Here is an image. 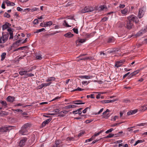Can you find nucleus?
I'll return each instance as SVG.
<instances>
[{"instance_id": "f257e3e1", "label": "nucleus", "mask_w": 147, "mask_h": 147, "mask_svg": "<svg viewBox=\"0 0 147 147\" xmlns=\"http://www.w3.org/2000/svg\"><path fill=\"white\" fill-rule=\"evenodd\" d=\"M28 71L25 70L24 69H22L19 72V74L21 76H24L23 78H26L28 77L33 76L34 75L32 74L28 73Z\"/></svg>"}, {"instance_id": "f03ea898", "label": "nucleus", "mask_w": 147, "mask_h": 147, "mask_svg": "<svg viewBox=\"0 0 147 147\" xmlns=\"http://www.w3.org/2000/svg\"><path fill=\"white\" fill-rule=\"evenodd\" d=\"M94 9L92 7L90 6H86L83 9L81 12L82 13H85L86 12H91L93 11Z\"/></svg>"}, {"instance_id": "7ed1b4c3", "label": "nucleus", "mask_w": 147, "mask_h": 147, "mask_svg": "<svg viewBox=\"0 0 147 147\" xmlns=\"http://www.w3.org/2000/svg\"><path fill=\"white\" fill-rule=\"evenodd\" d=\"M130 7H127L121 10V13L125 15H126L127 14L129 13L130 12Z\"/></svg>"}, {"instance_id": "20e7f679", "label": "nucleus", "mask_w": 147, "mask_h": 147, "mask_svg": "<svg viewBox=\"0 0 147 147\" xmlns=\"http://www.w3.org/2000/svg\"><path fill=\"white\" fill-rule=\"evenodd\" d=\"M19 133L22 135H26L28 134V129L22 127L21 129L19 131Z\"/></svg>"}, {"instance_id": "39448f33", "label": "nucleus", "mask_w": 147, "mask_h": 147, "mask_svg": "<svg viewBox=\"0 0 147 147\" xmlns=\"http://www.w3.org/2000/svg\"><path fill=\"white\" fill-rule=\"evenodd\" d=\"M27 140V139L26 138H23L20 140L19 143V146H20L22 147L24 146Z\"/></svg>"}, {"instance_id": "423d86ee", "label": "nucleus", "mask_w": 147, "mask_h": 147, "mask_svg": "<svg viewBox=\"0 0 147 147\" xmlns=\"http://www.w3.org/2000/svg\"><path fill=\"white\" fill-rule=\"evenodd\" d=\"M11 126L9 127H2L0 128V132L1 133L6 132L9 131L11 129Z\"/></svg>"}, {"instance_id": "0eeeda50", "label": "nucleus", "mask_w": 147, "mask_h": 147, "mask_svg": "<svg viewBox=\"0 0 147 147\" xmlns=\"http://www.w3.org/2000/svg\"><path fill=\"white\" fill-rule=\"evenodd\" d=\"M52 22L50 21L45 22L44 24H43L42 23H41L40 24V26L42 27H46L52 25Z\"/></svg>"}, {"instance_id": "6e6552de", "label": "nucleus", "mask_w": 147, "mask_h": 147, "mask_svg": "<svg viewBox=\"0 0 147 147\" xmlns=\"http://www.w3.org/2000/svg\"><path fill=\"white\" fill-rule=\"evenodd\" d=\"M8 36L9 34L8 33L5 34H2V36L0 38V39L1 38V41H2L3 43H4L7 40Z\"/></svg>"}, {"instance_id": "1a4fd4ad", "label": "nucleus", "mask_w": 147, "mask_h": 147, "mask_svg": "<svg viewBox=\"0 0 147 147\" xmlns=\"http://www.w3.org/2000/svg\"><path fill=\"white\" fill-rule=\"evenodd\" d=\"M125 62V61L124 60H120L117 61L115 63V66L117 68L121 67L123 64Z\"/></svg>"}, {"instance_id": "9d476101", "label": "nucleus", "mask_w": 147, "mask_h": 147, "mask_svg": "<svg viewBox=\"0 0 147 147\" xmlns=\"http://www.w3.org/2000/svg\"><path fill=\"white\" fill-rule=\"evenodd\" d=\"M145 12V10L144 8H141L140 9L139 13L138 15V17L140 18H141L144 14Z\"/></svg>"}, {"instance_id": "9b49d317", "label": "nucleus", "mask_w": 147, "mask_h": 147, "mask_svg": "<svg viewBox=\"0 0 147 147\" xmlns=\"http://www.w3.org/2000/svg\"><path fill=\"white\" fill-rule=\"evenodd\" d=\"M52 119L51 118H50L44 121L41 125V127H45L46 125L48 124L50 122Z\"/></svg>"}, {"instance_id": "f8f14e48", "label": "nucleus", "mask_w": 147, "mask_h": 147, "mask_svg": "<svg viewBox=\"0 0 147 147\" xmlns=\"http://www.w3.org/2000/svg\"><path fill=\"white\" fill-rule=\"evenodd\" d=\"M11 26V24L8 22H6L5 24H3L2 26V30H4L6 29H7Z\"/></svg>"}, {"instance_id": "ddd939ff", "label": "nucleus", "mask_w": 147, "mask_h": 147, "mask_svg": "<svg viewBox=\"0 0 147 147\" xmlns=\"http://www.w3.org/2000/svg\"><path fill=\"white\" fill-rule=\"evenodd\" d=\"M13 29L11 28H9L7 29V31L9 33V34L10 35L9 39H12L13 37Z\"/></svg>"}, {"instance_id": "4468645a", "label": "nucleus", "mask_w": 147, "mask_h": 147, "mask_svg": "<svg viewBox=\"0 0 147 147\" xmlns=\"http://www.w3.org/2000/svg\"><path fill=\"white\" fill-rule=\"evenodd\" d=\"M133 23L130 21H127L125 27L128 29H130L132 28L133 26Z\"/></svg>"}, {"instance_id": "2eb2a0df", "label": "nucleus", "mask_w": 147, "mask_h": 147, "mask_svg": "<svg viewBox=\"0 0 147 147\" xmlns=\"http://www.w3.org/2000/svg\"><path fill=\"white\" fill-rule=\"evenodd\" d=\"M136 17V16L133 15H131L127 17V19L128 20V21L133 23L134 22Z\"/></svg>"}, {"instance_id": "dca6fc26", "label": "nucleus", "mask_w": 147, "mask_h": 147, "mask_svg": "<svg viewBox=\"0 0 147 147\" xmlns=\"http://www.w3.org/2000/svg\"><path fill=\"white\" fill-rule=\"evenodd\" d=\"M0 103L1 104L2 109L3 108H6L7 107V105L6 101L4 100H0Z\"/></svg>"}, {"instance_id": "f3484780", "label": "nucleus", "mask_w": 147, "mask_h": 147, "mask_svg": "<svg viewBox=\"0 0 147 147\" xmlns=\"http://www.w3.org/2000/svg\"><path fill=\"white\" fill-rule=\"evenodd\" d=\"M74 34H72L70 32H68L67 33L64 35V36L67 38H72L74 36Z\"/></svg>"}, {"instance_id": "a211bd4d", "label": "nucleus", "mask_w": 147, "mask_h": 147, "mask_svg": "<svg viewBox=\"0 0 147 147\" xmlns=\"http://www.w3.org/2000/svg\"><path fill=\"white\" fill-rule=\"evenodd\" d=\"M51 82H49L48 83H43L42 84H41L39 86L40 87L39 88V89H41L42 88L44 87H46L47 86H49L51 84Z\"/></svg>"}, {"instance_id": "6ab92c4d", "label": "nucleus", "mask_w": 147, "mask_h": 147, "mask_svg": "<svg viewBox=\"0 0 147 147\" xmlns=\"http://www.w3.org/2000/svg\"><path fill=\"white\" fill-rule=\"evenodd\" d=\"M15 100V98L13 96H9L6 98L7 100L10 102H12Z\"/></svg>"}, {"instance_id": "aec40b11", "label": "nucleus", "mask_w": 147, "mask_h": 147, "mask_svg": "<svg viewBox=\"0 0 147 147\" xmlns=\"http://www.w3.org/2000/svg\"><path fill=\"white\" fill-rule=\"evenodd\" d=\"M86 41V39H78L76 42V44L77 46L79 45L80 43H83Z\"/></svg>"}, {"instance_id": "412c9836", "label": "nucleus", "mask_w": 147, "mask_h": 147, "mask_svg": "<svg viewBox=\"0 0 147 147\" xmlns=\"http://www.w3.org/2000/svg\"><path fill=\"white\" fill-rule=\"evenodd\" d=\"M139 111H144L147 110V105H144L140 107L139 108Z\"/></svg>"}, {"instance_id": "4be33fe9", "label": "nucleus", "mask_w": 147, "mask_h": 147, "mask_svg": "<svg viewBox=\"0 0 147 147\" xmlns=\"http://www.w3.org/2000/svg\"><path fill=\"white\" fill-rule=\"evenodd\" d=\"M110 111L108 109H107L106 111L104 112L103 113V117L104 118H108L110 116L109 113H107L106 115H105V114H106L108 112H109Z\"/></svg>"}, {"instance_id": "5701e85b", "label": "nucleus", "mask_w": 147, "mask_h": 147, "mask_svg": "<svg viewBox=\"0 0 147 147\" xmlns=\"http://www.w3.org/2000/svg\"><path fill=\"white\" fill-rule=\"evenodd\" d=\"M4 3H6L7 6H13L15 5L14 3L11 2L9 1H5Z\"/></svg>"}, {"instance_id": "b1692460", "label": "nucleus", "mask_w": 147, "mask_h": 147, "mask_svg": "<svg viewBox=\"0 0 147 147\" xmlns=\"http://www.w3.org/2000/svg\"><path fill=\"white\" fill-rule=\"evenodd\" d=\"M82 101L81 100L74 101L72 102V103L78 105L84 104V102H81Z\"/></svg>"}, {"instance_id": "393cba45", "label": "nucleus", "mask_w": 147, "mask_h": 147, "mask_svg": "<svg viewBox=\"0 0 147 147\" xmlns=\"http://www.w3.org/2000/svg\"><path fill=\"white\" fill-rule=\"evenodd\" d=\"M115 38L113 37H111L109 38L108 39V43H112L115 42Z\"/></svg>"}, {"instance_id": "a878e982", "label": "nucleus", "mask_w": 147, "mask_h": 147, "mask_svg": "<svg viewBox=\"0 0 147 147\" xmlns=\"http://www.w3.org/2000/svg\"><path fill=\"white\" fill-rule=\"evenodd\" d=\"M139 72V70H137L136 71H134V72L132 73L129 76V77H131L132 76H133L136 75Z\"/></svg>"}, {"instance_id": "bb28decb", "label": "nucleus", "mask_w": 147, "mask_h": 147, "mask_svg": "<svg viewBox=\"0 0 147 147\" xmlns=\"http://www.w3.org/2000/svg\"><path fill=\"white\" fill-rule=\"evenodd\" d=\"M8 114V113L3 111H2L0 112V115L2 116H5L7 115Z\"/></svg>"}, {"instance_id": "cd10ccee", "label": "nucleus", "mask_w": 147, "mask_h": 147, "mask_svg": "<svg viewBox=\"0 0 147 147\" xmlns=\"http://www.w3.org/2000/svg\"><path fill=\"white\" fill-rule=\"evenodd\" d=\"M55 78L54 77H51L49 78L46 80L47 82H51L52 81H55Z\"/></svg>"}, {"instance_id": "c85d7f7f", "label": "nucleus", "mask_w": 147, "mask_h": 147, "mask_svg": "<svg viewBox=\"0 0 147 147\" xmlns=\"http://www.w3.org/2000/svg\"><path fill=\"white\" fill-rule=\"evenodd\" d=\"M115 136V137H116L118 136V134H115L114 135V134H110L108 135L106 137V138H110L113 137H114V136Z\"/></svg>"}, {"instance_id": "c756f323", "label": "nucleus", "mask_w": 147, "mask_h": 147, "mask_svg": "<svg viewBox=\"0 0 147 147\" xmlns=\"http://www.w3.org/2000/svg\"><path fill=\"white\" fill-rule=\"evenodd\" d=\"M30 124L28 123L25 124L22 127L28 130V129L30 127Z\"/></svg>"}, {"instance_id": "7c9ffc66", "label": "nucleus", "mask_w": 147, "mask_h": 147, "mask_svg": "<svg viewBox=\"0 0 147 147\" xmlns=\"http://www.w3.org/2000/svg\"><path fill=\"white\" fill-rule=\"evenodd\" d=\"M92 76H81L80 77L82 79L85 78L86 79H88L91 78Z\"/></svg>"}, {"instance_id": "2f4dec72", "label": "nucleus", "mask_w": 147, "mask_h": 147, "mask_svg": "<svg viewBox=\"0 0 147 147\" xmlns=\"http://www.w3.org/2000/svg\"><path fill=\"white\" fill-rule=\"evenodd\" d=\"M6 54L4 52L1 55V61H3L5 59L6 56Z\"/></svg>"}, {"instance_id": "473e14b6", "label": "nucleus", "mask_w": 147, "mask_h": 147, "mask_svg": "<svg viewBox=\"0 0 147 147\" xmlns=\"http://www.w3.org/2000/svg\"><path fill=\"white\" fill-rule=\"evenodd\" d=\"M144 142V140H137L134 144V146H136L139 143H141L143 142Z\"/></svg>"}, {"instance_id": "72a5a7b5", "label": "nucleus", "mask_w": 147, "mask_h": 147, "mask_svg": "<svg viewBox=\"0 0 147 147\" xmlns=\"http://www.w3.org/2000/svg\"><path fill=\"white\" fill-rule=\"evenodd\" d=\"M42 31H44V32L46 31L45 29L44 28H41V29H40L36 30V32H35L34 33H38V32H42Z\"/></svg>"}, {"instance_id": "f704fd0d", "label": "nucleus", "mask_w": 147, "mask_h": 147, "mask_svg": "<svg viewBox=\"0 0 147 147\" xmlns=\"http://www.w3.org/2000/svg\"><path fill=\"white\" fill-rule=\"evenodd\" d=\"M103 103H108L110 102H114V101L113 100H105L102 101Z\"/></svg>"}, {"instance_id": "c9c22d12", "label": "nucleus", "mask_w": 147, "mask_h": 147, "mask_svg": "<svg viewBox=\"0 0 147 147\" xmlns=\"http://www.w3.org/2000/svg\"><path fill=\"white\" fill-rule=\"evenodd\" d=\"M72 113L74 114H77L78 113L80 115H81L82 113L81 111H79L78 110L76 111H73Z\"/></svg>"}, {"instance_id": "e433bc0d", "label": "nucleus", "mask_w": 147, "mask_h": 147, "mask_svg": "<svg viewBox=\"0 0 147 147\" xmlns=\"http://www.w3.org/2000/svg\"><path fill=\"white\" fill-rule=\"evenodd\" d=\"M143 34H144L142 32V31L141 30H140V31H139L138 32V33L136 34V36H140L141 35H142Z\"/></svg>"}, {"instance_id": "4c0bfd02", "label": "nucleus", "mask_w": 147, "mask_h": 147, "mask_svg": "<svg viewBox=\"0 0 147 147\" xmlns=\"http://www.w3.org/2000/svg\"><path fill=\"white\" fill-rule=\"evenodd\" d=\"M85 55H86V54L80 55L78 57L79 58V60H86L82 59H84L85 58V57H83V56H84Z\"/></svg>"}, {"instance_id": "58836bf2", "label": "nucleus", "mask_w": 147, "mask_h": 147, "mask_svg": "<svg viewBox=\"0 0 147 147\" xmlns=\"http://www.w3.org/2000/svg\"><path fill=\"white\" fill-rule=\"evenodd\" d=\"M141 30L143 34H144L145 32H147V28L146 27H144L142 28Z\"/></svg>"}, {"instance_id": "ea45409f", "label": "nucleus", "mask_w": 147, "mask_h": 147, "mask_svg": "<svg viewBox=\"0 0 147 147\" xmlns=\"http://www.w3.org/2000/svg\"><path fill=\"white\" fill-rule=\"evenodd\" d=\"M38 8H37L36 7H34L31 8V9H30V10L31 11L33 12L34 11H37L39 10Z\"/></svg>"}, {"instance_id": "a19ab883", "label": "nucleus", "mask_w": 147, "mask_h": 147, "mask_svg": "<svg viewBox=\"0 0 147 147\" xmlns=\"http://www.w3.org/2000/svg\"><path fill=\"white\" fill-rule=\"evenodd\" d=\"M84 90V89H82V88H80L79 87H78L77 88L74 89L72 91H71L74 92V91H83Z\"/></svg>"}, {"instance_id": "79ce46f5", "label": "nucleus", "mask_w": 147, "mask_h": 147, "mask_svg": "<svg viewBox=\"0 0 147 147\" xmlns=\"http://www.w3.org/2000/svg\"><path fill=\"white\" fill-rule=\"evenodd\" d=\"M64 23H63V24L64 25L66 26L67 27H71V26L69 25L67 23V22L65 20H64Z\"/></svg>"}, {"instance_id": "37998d69", "label": "nucleus", "mask_w": 147, "mask_h": 147, "mask_svg": "<svg viewBox=\"0 0 147 147\" xmlns=\"http://www.w3.org/2000/svg\"><path fill=\"white\" fill-rule=\"evenodd\" d=\"M13 111L15 112V113H16V112H22L23 111L21 109H13Z\"/></svg>"}, {"instance_id": "c03bdc74", "label": "nucleus", "mask_w": 147, "mask_h": 147, "mask_svg": "<svg viewBox=\"0 0 147 147\" xmlns=\"http://www.w3.org/2000/svg\"><path fill=\"white\" fill-rule=\"evenodd\" d=\"M4 16L5 17L7 18H9L10 17V15H9L7 13L5 12L4 14Z\"/></svg>"}, {"instance_id": "a18cd8bd", "label": "nucleus", "mask_w": 147, "mask_h": 147, "mask_svg": "<svg viewBox=\"0 0 147 147\" xmlns=\"http://www.w3.org/2000/svg\"><path fill=\"white\" fill-rule=\"evenodd\" d=\"M36 58L37 59L40 60L42 59V56L41 55H38L36 56Z\"/></svg>"}, {"instance_id": "49530a36", "label": "nucleus", "mask_w": 147, "mask_h": 147, "mask_svg": "<svg viewBox=\"0 0 147 147\" xmlns=\"http://www.w3.org/2000/svg\"><path fill=\"white\" fill-rule=\"evenodd\" d=\"M62 142L60 140H57L56 141L55 144L58 146Z\"/></svg>"}, {"instance_id": "de8ad7c7", "label": "nucleus", "mask_w": 147, "mask_h": 147, "mask_svg": "<svg viewBox=\"0 0 147 147\" xmlns=\"http://www.w3.org/2000/svg\"><path fill=\"white\" fill-rule=\"evenodd\" d=\"M72 30L75 33L77 34H78V29L74 28L72 29Z\"/></svg>"}, {"instance_id": "09e8293b", "label": "nucleus", "mask_w": 147, "mask_h": 147, "mask_svg": "<svg viewBox=\"0 0 147 147\" xmlns=\"http://www.w3.org/2000/svg\"><path fill=\"white\" fill-rule=\"evenodd\" d=\"M100 8L101 10H103L105 9H107V7L104 5H101L100 6Z\"/></svg>"}, {"instance_id": "8fccbe9b", "label": "nucleus", "mask_w": 147, "mask_h": 147, "mask_svg": "<svg viewBox=\"0 0 147 147\" xmlns=\"http://www.w3.org/2000/svg\"><path fill=\"white\" fill-rule=\"evenodd\" d=\"M93 59V58L92 57H86L84 59H85V60H88V59H90V60H92Z\"/></svg>"}, {"instance_id": "3c124183", "label": "nucleus", "mask_w": 147, "mask_h": 147, "mask_svg": "<svg viewBox=\"0 0 147 147\" xmlns=\"http://www.w3.org/2000/svg\"><path fill=\"white\" fill-rule=\"evenodd\" d=\"M94 95L93 94H91L90 95H88L86 97L87 98H89L90 97H91L92 98H94Z\"/></svg>"}, {"instance_id": "603ef678", "label": "nucleus", "mask_w": 147, "mask_h": 147, "mask_svg": "<svg viewBox=\"0 0 147 147\" xmlns=\"http://www.w3.org/2000/svg\"><path fill=\"white\" fill-rule=\"evenodd\" d=\"M108 18L107 17H104L101 21L102 22H104L105 21L107 20H108Z\"/></svg>"}, {"instance_id": "864d4df0", "label": "nucleus", "mask_w": 147, "mask_h": 147, "mask_svg": "<svg viewBox=\"0 0 147 147\" xmlns=\"http://www.w3.org/2000/svg\"><path fill=\"white\" fill-rule=\"evenodd\" d=\"M116 52V49L115 48L109 51L108 52L109 53H114Z\"/></svg>"}, {"instance_id": "5fc2aeb1", "label": "nucleus", "mask_w": 147, "mask_h": 147, "mask_svg": "<svg viewBox=\"0 0 147 147\" xmlns=\"http://www.w3.org/2000/svg\"><path fill=\"white\" fill-rule=\"evenodd\" d=\"M73 137H68L66 139V140L67 141H71L73 140Z\"/></svg>"}, {"instance_id": "6e6d98bb", "label": "nucleus", "mask_w": 147, "mask_h": 147, "mask_svg": "<svg viewBox=\"0 0 147 147\" xmlns=\"http://www.w3.org/2000/svg\"><path fill=\"white\" fill-rule=\"evenodd\" d=\"M113 130V128H111L107 131L105 133L106 134H108L109 132H111Z\"/></svg>"}, {"instance_id": "4d7b16f0", "label": "nucleus", "mask_w": 147, "mask_h": 147, "mask_svg": "<svg viewBox=\"0 0 147 147\" xmlns=\"http://www.w3.org/2000/svg\"><path fill=\"white\" fill-rule=\"evenodd\" d=\"M103 132V131L102 130L100 131L98 133H95L94 135V136L95 137L96 136H97L98 135H99V134H100L101 133H102V132Z\"/></svg>"}, {"instance_id": "13d9d810", "label": "nucleus", "mask_w": 147, "mask_h": 147, "mask_svg": "<svg viewBox=\"0 0 147 147\" xmlns=\"http://www.w3.org/2000/svg\"><path fill=\"white\" fill-rule=\"evenodd\" d=\"M90 109V108L88 107L86 108L83 111H82L83 113H86L87 111V109Z\"/></svg>"}, {"instance_id": "bf43d9fd", "label": "nucleus", "mask_w": 147, "mask_h": 147, "mask_svg": "<svg viewBox=\"0 0 147 147\" xmlns=\"http://www.w3.org/2000/svg\"><path fill=\"white\" fill-rule=\"evenodd\" d=\"M93 121V120L92 119L87 120L85 122L86 123H88L92 122Z\"/></svg>"}, {"instance_id": "052dcab7", "label": "nucleus", "mask_w": 147, "mask_h": 147, "mask_svg": "<svg viewBox=\"0 0 147 147\" xmlns=\"http://www.w3.org/2000/svg\"><path fill=\"white\" fill-rule=\"evenodd\" d=\"M25 47H20L18 49H16L14 51H18L19 50H22L23 48Z\"/></svg>"}, {"instance_id": "680f3d73", "label": "nucleus", "mask_w": 147, "mask_h": 147, "mask_svg": "<svg viewBox=\"0 0 147 147\" xmlns=\"http://www.w3.org/2000/svg\"><path fill=\"white\" fill-rule=\"evenodd\" d=\"M121 123H114V124H112L111 125V126L113 127H115V126H117L119 124H120Z\"/></svg>"}, {"instance_id": "e2e57ef3", "label": "nucleus", "mask_w": 147, "mask_h": 147, "mask_svg": "<svg viewBox=\"0 0 147 147\" xmlns=\"http://www.w3.org/2000/svg\"><path fill=\"white\" fill-rule=\"evenodd\" d=\"M131 111L132 112V114H134L136 113L137 112L138 110L137 109H135L131 110Z\"/></svg>"}, {"instance_id": "0e129e2a", "label": "nucleus", "mask_w": 147, "mask_h": 147, "mask_svg": "<svg viewBox=\"0 0 147 147\" xmlns=\"http://www.w3.org/2000/svg\"><path fill=\"white\" fill-rule=\"evenodd\" d=\"M125 6V5L124 4H120L119 5V7L120 8H124Z\"/></svg>"}, {"instance_id": "69168bd1", "label": "nucleus", "mask_w": 147, "mask_h": 147, "mask_svg": "<svg viewBox=\"0 0 147 147\" xmlns=\"http://www.w3.org/2000/svg\"><path fill=\"white\" fill-rule=\"evenodd\" d=\"M38 20L37 19H35L34 21V24H37L38 23Z\"/></svg>"}, {"instance_id": "338daca9", "label": "nucleus", "mask_w": 147, "mask_h": 147, "mask_svg": "<svg viewBox=\"0 0 147 147\" xmlns=\"http://www.w3.org/2000/svg\"><path fill=\"white\" fill-rule=\"evenodd\" d=\"M59 111V109H56L54 110L53 112L54 113H55L56 114L58 113Z\"/></svg>"}, {"instance_id": "774afa93", "label": "nucleus", "mask_w": 147, "mask_h": 147, "mask_svg": "<svg viewBox=\"0 0 147 147\" xmlns=\"http://www.w3.org/2000/svg\"><path fill=\"white\" fill-rule=\"evenodd\" d=\"M84 134V132H80L78 134V136L79 137H80L83 134Z\"/></svg>"}]
</instances>
